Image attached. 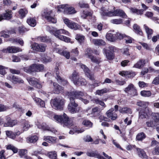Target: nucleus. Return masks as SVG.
Returning <instances> with one entry per match:
<instances>
[{"label": "nucleus", "instance_id": "f257e3e1", "mask_svg": "<svg viewBox=\"0 0 159 159\" xmlns=\"http://www.w3.org/2000/svg\"><path fill=\"white\" fill-rule=\"evenodd\" d=\"M54 119L56 121L63 124L64 127L73 128V122L65 113H64L63 116L55 115L54 117Z\"/></svg>", "mask_w": 159, "mask_h": 159}, {"label": "nucleus", "instance_id": "f03ea898", "mask_svg": "<svg viewBox=\"0 0 159 159\" xmlns=\"http://www.w3.org/2000/svg\"><path fill=\"white\" fill-rule=\"evenodd\" d=\"M53 34L56 37L62 41L66 42H70V39L69 38L61 35V34H63L68 36L70 35V33L64 29L56 30L53 32Z\"/></svg>", "mask_w": 159, "mask_h": 159}, {"label": "nucleus", "instance_id": "7ed1b4c3", "mask_svg": "<svg viewBox=\"0 0 159 159\" xmlns=\"http://www.w3.org/2000/svg\"><path fill=\"white\" fill-rule=\"evenodd\" d=\"M70 102L68 106V110L72 114L79 112L81 109L80 107H78V104L76 103L75 100L72 98H70Z\"/></svg>", "mask_w": 159, "mask_h": 159}, {"label": "nucleus", "instance_id": "20e7f679", "mask_svg": "<svg viewBox=\"0 0 159 159\" xmlns=\"http://www.w3.org/2000/svg\"><path fill=\"white\" fill-rule=\"evenodd\" d=\"M67 95L70 100V98H72L74 100L75 98L79 99L80 100L82 97L87 96V94L81 91L74 90L70 92H68Z\"/></svg>", "mask_w": 159, "mask_h": 159}, {"label": "nucleus", "instance_id": "39448f33", "mask_svg": "<svg viewBox=\"0 0 159 159\" xmlns=\"http://www.w3.org/2000/svg\"><path fill=\"white\" fill-rule=\"evenodd\" d=\"M52 11L45 10L42 13V15L48 21L52 23H55L57 22V19L54 16L52 15Z\"/></svg>", "mask_w": 159, "mask_h": 159}, {"label": "nucleus", "instance_id": "423d86ee", "mask_svg": "<svg viewBox=\"0 0 159 159\" xmlns=\"http://www.w3.org/2000/svg\"><path fill=\"white\" fill-rule=\"evenodd\" d=\"M67 5H62L57 7L58 11H62V10L61 9H63V11L65 14H71L75 13L76 12L74 8L72 7H68Z\"/></svg>", "mask_w": 159, "mask_h": 159}, {"label": "nucleus", "instance_id": "0eeeda50", "mask_svg": "<svg viewBox=\"0 0 159 159\" xmlns=\"http://www.w3.org/2000/svg\"><path fill=\"white\" fill-rule=\"evenodd\" d=\"M63 99L60 98H56L52 101V104L54 108L58 110H61L63 109L64 105Z\"/></svg>", "mask_w": 159, "mask_h": 159}, {"label": "nucleus", "instance_id": "6e6552de", "mask_svg": "<svg viewBox=\"0 0 159 159\" xmlns=\"http://www.w3.org/2000/svg\"><path fill=\"white\" fill-rule=\"evenodd\" d=\"M58 68L56 67L55 68V71L54 73H53V75L55 76L56 79H57L58 82L61 84L63 85H66L68 83V81L66 80L63 79L59 75V72L58 71Z\"/></svg>", "mask_w": 159, "mask_h": 159}, {"label": "nucleus", "instance_id": "1a4fd4ad", "mask_svg": "<svg viewBox=\"0 0 159 159\" xmlns=\"http://www.w3.org/2000/svg\"><path fill=\"white\" fill-rule=\"evenodd\" d=\"M64 23L69 28L74 30H76L79 28L78 25L68 19L66 18L64 19Z\"/></svg>", "mask_w": 159, "mask_h": 159}, {"label": "nucleus", "instance_id": "9d476101", "mask_svg": "<svg viewBox=\"0 0 159 159\" xmlns=\"http://www.w3.org/2000/svg\"><path fill=\"white\" fill-rule=\"evenodd\" d=\"M22 50L18 47L14 46L9 47L7 48L3 49L2 51L5 53H15L21 51Z\"/></svg>", "mask_w": 159, "mask_h": 159}, {"label": "nucleus", "instance_id": "9b49d317", "mask_svg": "<svg viewBox=\"0 0 159 159\" xmlns=\"http://www.w3.org/2000/svg\"><path fill=\"white\" fill-rule=\"evenodd\" d=\"M124 91L126 93L130 94L132 96L135 95L137 93L136 90L132 84L129 85L125 89Z\"/></svg>", "mask_w": 159, "mask_h": 159}, {"label": "nucleus", "instance_id": "f8f14e48", "mask_svg": "<svg viewBox=\"0 0 159 159\" xmlns=\"http://www.w3.org/2000/svg\"><path fill=\"white\" fill-rule=\"evenodd\" d=\"M79 65L80 67L83 70L85 75L88 78L91 80H93L94 79L93 76L91 74L90 71L86 66L81 63Z\"/></svg>", "mask_w": 159, "mask_h": 159}, {"label": "nucleus", "instance_id": "ddd939ff", "mask_svg": "<svg viewBox=\"0 0 159 159\" xmlns=\"http://www.w3.org/2000/svg\"><path fill=\"white\" fill-rule=\"evenodd\" d=\"M151 113V111L148 107H146L145 109L141 110L139 112V117L143 119L148 117Z\"/></svg>", "mask_w": 159, "mask_h": 159}, {"label": "nucleus", "instance_id": "4468645a", "mask_svg": "<svg viewBox=\"0 0 159 159\" xmlns=\"http://www.w3.org/2000/svg\"><path fill=\"white\" fill-rule=\"evenodd\" d=\"M53 92L54 93L58 94L63 92V88L57 83H53Z\"/></svg>", "mask_w": 159, "mask_h": 159}, {"label": "nucleus", "instance_id": "2eb2a0df", "mask_svg": "<svg viewBox=\"0 0 159 159\" xmlns=\"http://www.w3.org/2000/svg\"><path fill=\"white\" fill-rule=\"evenodd\" d=\"M100 13L101 15L103 16H113V11H109L108 10L106 9L104 7L101 8Z\"/></svg>", "mask_w": 159, "mask_h": 159}, {"label": "nucleus", "instance_id": "dca6fc26", "mask_svg": "<svg viewBox=\"0 0 159 159\" xmlns=\"http://www.w3.org/2000/svg\"><path fill=\"white\" fill-rule=\"evenodd\" d=\"M120 74L122 76H125L126 78H133L135 75L134 72L127 71H123L120 72Z\"/></svg>", "mask_w": 159, "mask_h": 159}, {"label": "nucleus", "instance_id": "f3484780", "mask_svg": "<svg viewBox=\"0 0 159 159\" xmlns=\"http://www.w3.org/2000/svg\"><path fill=\"white\" fill-rule=\"evenodd\" d=\"M113 16H118L124 18L127 16L124 11L120 9H116L113 11Z\"/></svg>", "mask_w": 159, "mask_h": 159}, {"label": "nucleus", "instance_id": "a211bd4d", "mask_svg": "<svg viewBox=\"0 0 159 159\" xmlns=\"http://www.w3.org/2000/svg\"><path fill=\"white\" fill-rule=\"evenodd\" d=\"M38 128L39 129H41L44 130H48L52 131L53 133H55V130H52L50 129L49 127L45 123H43L40 124L39 122H38L36 124Z\"/></svg>", "mask_w": 159, "mask_h": 159}, {"label": "nucleus", "instance_id": "6ab92c4d", "mask_svg": "<svg viewBox=\"0 0 159 159\" xmlns=\"http://www.w3.org/2000/svg\"><path fill=\"white\" fill-rule=\"evenodd\" d=\"M6 134L8 137L15 139L16 135H19L20 134V132L18 131L16 132H13L11 131L7 130L6 131Z\"/></svg>", "mask_w": 159, "mask_h": 159}, {"label": "nucleus", "instance_id": "aec40b11", "mask_svg": "<svg viewBox=\"0 0 159 159\" xmlns=\"http://www.w3.org/2000/svg\"><path fill=\"white\" fill-rule=\"evenodd\" d=\"M114 109L111 108L108 110L106 112V115L108 117H111V120H115L117 118V115L116 113H113Z\"/></svg>", "mask_w": 159, "mask_h": 159}, {"label": "nucleus", "instance_id": "412c9836", "mask_svg": "<svg viewBox=\"0 0 159 159\" xmlns=\"http://www.w3.org/2000/svg\"><path fill=\"white\" fill-rule=\"evenodd\" d=\"M147 61L144 59H140L134 65L133 67L137 68H141L144 66Z\"/></svg>", "mask_w": 159, "mask_h": 159}, {"label": "nucleus", "instance_id": "4be33fe9", "mask_svg": "<svg viewBox=\"0 0 159 159\" xmlns=\"http://www.w3.org/2000/svg\"><path fill=\"white\" fill-rule=\"evenodd\" d=\"M106 39L111 42H114L117 40V38L115 34L108 33L106 35Z\"/></svg>", "mask_w": 159, "mask_h": 159}, {"label": "nucleus", "instance_id": "5701e85b", "mask_svg": "<svg viewBox=\"0 0 159 159\" xmlns=\"http://www.w3.org/2000/svg\"><path fill=\"white\" fill-rule=\"evenodd\" d=\"M92 42L97 46H105L106 44L105 42L102 39H94L92 40Z\"/></svg>", "mask_w": 159, "mask_h": 159}, {"label": "nucleus", "instance_id": "b1692460", "mask_svg": "<svg viewBox=\"0 0 159 159\" xmlns=\"http://www.w3.org/2000/svg\"><path fill=\"white\" fill-rule=\"evenodd\" d=\"M143 27L147 33L148 39H150L152 38V35L153 34V30L149 28L146 25H144Z\"/></svg>", "mask_w": 159, "mask_h": 159}, {"label": "nucleus", "instance_id": "393cba45", "mask_svg": "<svg viewBox=\"0 0 159 159\" xmlns=\"http://www.w3.org/2000/svg\"><path fill=\"white\" fill-rule=\"evenodd\" d=\"M86 154L89 157H94L97 158H98L100 155V154L97 151H87Z\"/></svg>", "mask_w": 159, "mask_h": 159}, {"label": "nucleus", "instance_id": "a878e982", "mask_svg": "<svg viewBox=\"0 0 159 159\" xmlns=\"http://www.w3.org/2000/svg\"><path fill=\"white\" fill-rule=\"evenodd\" d=\"M136 150L137 151L139 156L142 158H147L148 156H147L145 151L142 149L140 148H136Z\"/></svg>", "mask_w": 159, "mask_h": 159}, {"label": "nucleus", "instance_id": "bb28decb", "mask_svg": "<svg viewBox=\"0 0 159 159\" xmlns=\"http://www.w3.org/2000/svg\"><path fill=\"white\" fill-rule=\"evenodd\" d=\"M7 122L5 123L4 126L5 127H12L15 125L16 123L15 120H11L10 118H8L7 119Z\"/></svg>", "mask_w": 159, "mask_h": 159}, {"label": "nucleus", "instance_id": "cd10ccee", "mask_svg": "<svg viewBox=\"0 0 159 159\" xmlns=\"http://www.w3.org/2000/svg\"><path fill=\"white\" fill-rule=\"evenodd\" d=\"M6 12V13H3L2 15L3 17V20H9L12 17L11 11L7 10Z\"/></svg>", "mask_w": 159, "mask_h": 159}, {"label": "nucleus", "instance_id": "c85d7f7f", "mask_svg": "<svg viewBox=\"0 0 159 159\" xmlns=\"http://www.w3.org/2000/svg\"><path fill=\"white\" fill-rule=\"evenodd\" d=\"M74 84L77 85L82 86L85 85L86 84V80L83 78H79Z\"/></svg>", "mask_w": 159, "mask_h": 159}, {"label": "nucleus", "instance_id": "c756f323", "mask_svg": "<svg viewBox=\"0 0 159 159\" xmlns=\"http://www.w3.org/2000/svg\"><path fill=\"white\" fill-rule=\"evenodd\" d=\"M26 22L30 25L34 27L36 25V20L34 18L29 17L27 20Z\"/></svg>", "mask_w": 159, "mask_h": 159}, {"label": "nucleus", "instance_id": "7c9ffc66", "mask_svg": "<svg viewBox=\"0 0 159 159\" xmlns=\"http://www.w3.org/2000/svg\"><path fill=\"white\" fill-rule=\"evenodd\" d=\"M33 99L39 106L42 107H45V102L44 101L42 100L41 99L35 97L33 98Z\"/></svg>", "mask_w": 159, "mask_h": 159}, {"label": "nucleus", "instance_id": "2f4dec72", "mask_svg": "<svg viewBox=\"0 0 159 159\" xmlns=\"http://www.w3.org/2000/svg\"><path fill=\"white\" fill-rule=\"evenodd\" d=\"M10 80L14 84L17 83H22L24 82L23 80L18 78L15 76H12L10 77Z\"/></svg>", "mask_w": 159, "mask_h": 159}, {"label": "nucleus", "instance_id": "473e14b6", "mask_svg": "<svg viewBox=\"0 0 159 159\" xmlns=\"http://www.w3.org/2000/svg\"><path fill=\"white\" fill-rule=\"evenodd\" d=\"M79 77L78 73L75 71H74L72 75L70 77V79L74 83L75 82H76V81Z\"/></svg>", "mask_w": 159, "mask_h": 159}, {"label": "nucleus", "instance_id": "72a5a7b5", "mask_svg": "<svg viewBox=\"0 0 159 159\" xmlns=\"http://www.w3.org/2000/svg\"><path fill=\"white\" fill-rule=\"evenodd\" d=\"M119 111L120 112L122 113L131 114L132 111L131 110L129 107H124L120 108Z\"/></svg>", "mask_w": 159, "mask_h": 159}, {"label": "nucleus", "instance_id": "f704fd0d", "mask_svg": "<svg viewBox=\"0 0 159 159\" xmlns=\"http://www.w3.org/2000/svg\"><path fill=\"white\" fill-rule=\"evenodd\" d=\"M103 51L105 52L106 57L108 60H111L114 58L113 52L108 51L106 49H104Z\"/></svg>", "mask_w": 159, "mask_h": 159}, {"label": "nucleus", "instance_id": "c9c22d12", "mask_svg": "<svg viewBox=\"0 0 159 159\" xmlns=\"http://www.w3.org/2000/svg\"><path fill=\"white\" fill-rule=\"evenodd\" d=\"M38 139V137L36 135H33L27 138L28 142L33 143H36Z\"/></svg>", "mask_w": 159, "mask_h": 159}, {"label": "nucleus", "instance_id": "e433bc0d", "mask_svg": "<svg viewBox=\"0 0 159 159\" xmlns=\"http://www.w3.org/2000/svg\"><path fill=\"white\" fill-rule=\"evenodd\" d=\"M44 140L47 141L48 142L50 143H54L56 142V138L51 136H44Z\"/></svg>", "mask_w": 159, "mask_h": 159}, {"label": "nucleus", "instance_id": "4c0bfd02", "mask_svg": "<svg viewBox=\"0 0 159 159\" xmlns=\"http://www.w3.org/2000/svg\"><path fill=\"white\" fill-rule=\"evenodd\" d=\"M134 29L135 30V32L140 35H142L143 32L139 26L137 24H135L133 26Z\"/></svg>", "mask_w": 159, "mask_h": 159}, {"label": "nucleus", "instance_id": "58836bf2", "mask_svg": "<svg viewBox=\"0 0 159 159\" xmlns=\"http://www.w3.org/2000/svg\"><path fill=\"white\" fill-rule=\"evenodd\" d=\"M148 103H149L148 102L139 101L137 102V105L139 106L146 108V107H147V106L148 105Z\"/></svg>", "mask_w": 159, "mask_h": 159}, {"label": "nucleus", "instance_id": "ea45409f", "mask_svg": "<svg viewBox=\"0 0 159 159\" xmlns=\"http://www.w3.org/2000/svg\"><path fill=\"white\" fill-rule=\"evenodd\" d=\"M146 135L143 132L139 133L136 136V139L138 140L141 141L146 137Z\"/></svg>", "mask_w": 159, "mask_h": 159}, {"label": "nucleus", "instance_id": "a19ab883", "mask_svg": "<svg viewBox=\"0 0 159 159\" xmlns=\"http://www.w3.org/2000/svg\"><path fill=\"white\" fill-rule=\"evenodd\" d=\"M27 80L29 84L32 85L33 86H34L36 84L38 81L34 77L27 78Z\"/></svg>", "mask_w": 159, "mask_h": 159}, {"label": "nucleus", "instance_id": "79ce46f5", "mask_svg": "<svg viewBox=\"0 0 159 159\" xmlns=\"http://www.w3.org/2000/svg\"><path fill=\"white\" fill-rule=\"evenodd\" d=\"M38 40L42 42H49L50 40L46 36H39L38 38Z\"/></svg>", "mask_w": 159, "mask_h": 159}, {"label": "nucleus", "instance_id": "37998d69", "mask_svg": "<svg viewBox=\"0 0 159 159\" xmlns=\"http://www.w3.org/2000/svg\"><path fill=\"white\" fill-rule=\"evenodd\" d=\"M6 148L7 149L11 150L14 153H16L18 152V149L11 144H9L7 146Z\"/></svg>", "mask_w": 159, "mask_h": 159}, {"label": "nucleus", "instance_id": "c03bdc74", "mask_svg": "<svg viewBox=\"0 0 159 159\" xmlns=\"http://www.w3.org/2000/svg\"><path fill=\"white\" fill-rule=\"evenodd\" d=\"M19 13L21 16L23 17H25L26 14L28 13V11L25 8L21 9L19 10Z\"/></svg>", "mask_w": 159, "mask_h": 159}, {"label": "nucleus", "instance_id": "a18cd8bd", "mask_svg": "<svg viewBox=\"0 0 159 159\" xmlns=\"http://www.w3.org/2000/svg\"><path fill=\"white\" fill-rule=\"evenodd\" d=\"M140 93L142 96L144 97H149L152 94L151 92L150 91L146 90L141 91Z\"/></svg>", "mask_w": 159, "mask_h": 159}, {"label": "nucleus", "instance_id": "49530a36", "mask_svg": "<svg viewBox=\"0 0 159 159\" xmlns=\"http://www.w3.org/2000/svg\"><path fill=\"white\" fill-rule=\"evenodd\" d=\"M75 39L79 42L81 43L84 41V37L82 35L77 34L76 36Z\"/></svg>", "mask_w": 159, "mask_h": 159}, {"label": "nucleus", "instance_id": "de8ad7c7", "mask_svg": "<svg viewBox=\"0 0 159 159\" xmlns=\"http://www.w3.org/2000/svg\"><path fill=\"white\" fill-rule=\"evenodd\" d=\"M108 91V90L107 88H105L101 90H97L96 94L99 95H101L104 93H107Z\"/></svg>", "mask_w": 159, "mask_h": 159}, {"label": "nucleus", "instance_id": "09e8293b", "mask_svg": "<svg viewBox=\"0 0 159 159\" xmlns=\"http://www.w3.org/2000/svg\"><path fill=\"white\" fill-rule=\"evenodd\" d=\"M93 52L90 48H88L86 50L85 52V56L86 57L89 58L92 56V53Z\"/></svg>", "mask_w": 159, "mask_h": 159}, {"label": "nucleus", "instance_id": "8fccbe9b", "mask_svg": "<svg viewBox=\"0 0 159 159\" xmlns=\"http://www.w3.org/2000/svg\"><path fill=\"white\" fill-rule=\"evenodd\" d=\"M39 44L34 43L31 46V48L33 49L34 50L39 52V50L40 49L39 48Z\"/></svg>", "mask_w": 159, "mask_h": 159}, {"label": "nucleus", "instance_id": "3c124183", "mask_svg": "<svg viewBox=\"0 0 159 159\" xmlns=\"http://www.w3.org/2000/svg\"><path fill=\"white\" fill-rule=\"evenodd\" d=\"M82 123L86 127L89 128L91 127L93 125V123L91 121L88 120H84Z\"/></svg>", "mask_w": 159, "mask_h": 159}, {"label": "nucleus", "instance_id": "603ef678", "mask_svg": "<svg viewBox=\"0 0 159 159\" xmlns=\"http://www.w3.org/2000/svg\"><path fill=\"white\" fill-rule=\"evenodd\" d=\"M89 58L90 59L91 61L92 62L95 63L97 64H99L100 62V60L99 58H98L96 57L93 55L92 56H91Z\"/></svg>", "mask_w": 159, "mask_h": 159}, {"label": "nucleus", "instance_id": "864d4df0", "mask_svg": "<svg viewBox=\"0 0 159 159\" xmlns=\"http://www.w3.org/2000/svg\"><path fill=\"white\" fill-rule=\"evenodd\" d=\"M110 22L113 24H119L122 23V20L121 19H114L111 20Z\"/></svg>", "mask_w": 159, "mask_h": 159}, {"label": "nucleus", "instance_id": "5fc2aeb1", "mask_svg": "<svg viewBox=\"0 0 159 159\" xmlns=\"http://www.w3.org/2000/svg\"><path fill=\"white\" fill-rule=\"evenodd\" d=\"M49 157L52 159H56L57 154L55 152H49L48 154Z\"/></svg>", "mask_w": 159, "mask_h": 159}, {"label": "nucleus", "instance_id": "6e6d98bb", "mask_svg": "<svg viewBox=\"0 0 159 159\" xmlns=\"http://www.w3.org/2000/svg\"><path fill=\"white\" fill-rule=\"evenodd\" d=\"M94 102L97 104H99L101 106L103 107H106L104 103L101 100H99L98 99H95L94 100Z\"/></svg>", "mask_w": 159, "mask_h": 159}, {"label": "nucleus", "instance_id": "4d7b16f0", "mask_svg": "<svg viewBox=\"0 0 159 159\" xmlns=\"http://www.w3.org/2000/svg\"><path fill=\"white\" fill-rule=\"evenodd\" d=\"M71 55L74 56H78L79 54V51L78 48H76L72 50L71 53Z\"/></svg>", "mask_w": 159, "mask_h": 159}, {"label": "nucleus", "instance_id": "13d9d810", "mask_svg": "<svg viewBox=\"0 0 159 159\" xmlns=\"http://www.w3.org/2000/svg\"><path fill=\"white\" fill-rule=\"evenodd\" d=\"M152 115L155 121H159V113H152Z\"/></svg>", "mask_w": 159, "mask_h": 159}, {"label": "nucleus", "instance_id": "bf43d9fd", "mask_svg": "<svg viewBox=\"0 0 159 159\" xmlns=\"http://www.w3.org/2000/svg\"><path fill=\"white\" fill-rule=\"evenodd\" d=\"M100 110L99 108L98 107H95L92 108L91 114L94 115L96 113L100 112Z\"/></svg>", "mask_w": 159, "mask_h": 159}, {"label": "nucleus", "instance_id": "052dcab7", "mask_svg": "<svg viewBox=\"0 0 159 159\" xmlns=\"http://www.w3.org/2000/svg\"><path fill=\"white\" fill-rule=\"evenodd\" d=\"M28 30L25 27L23 26H20L18 28V31L20 33H23L25 31H27Z\"/></svg>", "mask_w": 159, "mask_h": 159}, {"label": "nucleus", "instance_id": "680f3d73", "mask_svg": "<svg viewBox=\"0 0 159 159\" xmlns=\"http://www.w3.org/2000/svg\"><path fill=\"white\" fill-rule=\"evenodd\" d=\"M36 72H39L43 70L44 69L43 65L42 64H36Z\"/></svg>", "mask_w": 159, "mask_h": 159}, {"label": "nucleus", "instance_id": "e2e57ef3", "mask_svg": "<svg viewBox=\"0 0 159 159\" xmlns=\"http://www.w3.org/2000/svg\"><path fill=\"white\" fill-rule=\"evenodd\" d=\"M124 39L126 43H132V38L129 36L125 35Z\"/></svg>", "mask_w": 159, "mask_h": 159}, {"label": "nucleus", "instance_id": "0e129e2a", "mask_svg": "<svg viewBox=\"0 0 159 159\" xmlns=\"http://www.w3.org/2000/svg\"><path fill=\"white\" fill-rule=\"evenodd\" d=\"M61 55L64 56L67 59H69L70 58V53L66 51H63L61 53Z\"/></svg>", "mask_w": 159, "mask_h": 159}, {"label": "nucleus", "instance_id": "69168bd1", "mask_svg": "<svg viewBox=\"0 0 159 159\" xmlns=\"http://www.w3.org/2000/svg\"><path fill=\"white\" fill-rule=\"evenodd\" d=\"M39 48L40 49L39 50V52H43L45 50L46 45L45 44H40L39 45Z\"/></svg>", "mask_w": 159, "mask_h": 159}, {"label": "nucleus", "instance_id": "338daca9", "mask_svg": "<svg viewBox=\"0 0 159 159\" xmlns=\"http://www.w3.org/2000/svg\"><path fill=\"white\" fill-rule=\"evenodd\" d=\"M152 153L154 155L159 154V146H157L155 147L154 149L152 151Z\"/></svg>", "mask_w": 159, "mask_h": 159}, {"label": "nucleus", "instance_id": "774afa93", "mask_svg": "<svg viewBox=\"0 0 159 159\" xmlns=\"http://www.w3.org/2000/svg\"><path fill=\"white\" fill-rule=\"evenodd\" d=\"M138 84L139 86L141 88L146 87L148 86V84L143 81H139Z\"/></svg>", "mask_w": 159, "mask_h": 159}]
</instances>
